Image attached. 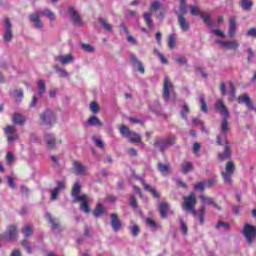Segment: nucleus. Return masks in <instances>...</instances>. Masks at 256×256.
<instances>
[{
	"mask_svg": "<svg viewBox=\"0 0 256 256\" xmlns=\"http://www.w3.org/2000/svg\"><path fill=\"white\" fill-rule=\"evenodd\" d=\"M214 109L218 111V113L222 116V120L220 123V132L216 136V143L220 146L229 145V131H231V126H229V117L231 113L229 112V109H227V106L225 105V102H223V99H219L214 104Z\"/></svg>",
	"mask_w": 256,
	"mask_h": 256,
	"instance_id": "1",
	"label": "nucleus"
},
{
	"mask_svg": "<svg viewBox=\"0 0 256 256\" xmlns=\"http://www.w3.org/2000/svg\"><path fill=\"white\" fill-rule=\"evenodd\" d=\"M195 205H197V198L195 197V193L192 192L188 197H184V203L182 205L184 211L186 213H191L194 217H199L200 225L205 223V206H201L200 209L195 210Z\"/></svg>",
	"mask_w": 256,
	"mask_h": 256,
	"instance_id": "2",
	"label": "nucleus"
},
{
	"mask_svg": "<svg viewBox=\"0 0 256 256\" xmlns=\"http://www.w3.org/2000/svg\"><path fill=\"white\" fill-rule=\"evenodd\" d=\"M41 15H44L50 21H55V13H53V11H51L50 9L36 11L29 16L31 23H33L36 29H43V22H41L40 18Z\"/></svg>",
	"mask_w": 256,
	"mask_h": 256,
	"instance_id": "3",
	"label": "nucleus"
},
{
	"mask_svg": "<svg viewBox=\"0 0 256 256\" xmlns=\"http://www.w3.org/2000/svg\"><path fill=\"white\" fill-rule=\"evenodd\" d=\"M175 135L170 134L166 137H156L154 141V147L155 149H158L161 153H165L169 147H173L175 145Z\"/></svg>",
	"mask_w": 256,
	"mask_h": 256,
	"instance_id": "4",
	"label": "nucleus"
},
{
	"mask_svg": "<svg viewBox=\"0 0 256 256\" xmlns=\"http://www.w3.org/2000/svg\"><path fill=\"white\" fill-rule=\"evenodd\" d=\"M175 90L173 89V83L169 80V77H164V85H163V98L164 101H175Z\"/></svg>",
	"mask_w": 256,
	"mask_h": 256,
	"instance_id": "5",
	"label": "nucleus"
},
{
	"mask_svg": "<svg viewBox=\"0 0 256 256\" xmlns=\"http://www.w3.org/2000/svg\"><path fill=\"white\" fill-rule=\"evenodd\" d=\"M242 234L246 239V243L253 245V241H255L256 238V227L251 224H245Z\"/></svg>",
	"mask_w": 256,
	"mask_h": 256,
	"instance_id": "6",
	"label": "nucleus"
},
{
	"mask_svg": "<svg viewBox=\"0 0 256 256\" xmlns=\"http://www.w3.org/2000/svg\"><path fill=\"white\" fill-rule=\"evenodd\" d=\"M40 121L44 125L51 126L55 124L57 118L55 117V113L51 109H46L42 114H40Z\"/></svg>",
	"mask_w": 256,
	"mask_h": 256,
	"instance_id": "7",
	"label": "nucleus"
},
{
	"mask_svg": "<svg viewBox=\"0 0 256 256\" xmlns=\"http://www.w3.org/2000/svg\"><path fill=\"white\" fill-rule=\"evenodd\" d=\"M3 39L6 43H10V41L13 39V24H11V19L9 18L4 20Z\"/></svg>",
	"mask_w": 256,
	"mask_h": 256,
	"instance_id": "8",
	"label": "nucleus"
},
{
	"mask_svg": "<svg viewBox=\"0 0 256 256\" xmlns=\"http://www.w3.org/2000/svg\"><path fill=\"white\" fill-rule=\"evenodd\" d=\"M17 128L13 125H8L4 127V134L7 137L8 143H13L19 139V134L16 132Z\"/></svg>",
	"mask_w": 256,
	"mask_h": 256,
	"instance_id": "9",
	"label": "nucleus"
},
{
	"mask_svg": "<svg viewBox=\"0 0 256 256\" xmlns=\"http://www.w3.org/2000/svg\"><path fill=\"white\" fill-rule=\"evenodd\" d=\"M81 193V184H79V181L75 182L73 188H72V199L74 203H77V201H87V195Z\"/></svg>",
	"mask_w": 256,
	"mask_h": 256,
	"instance_id": "10",
	"label": "nucleus"
},
{
	"mask_svg": "<svg viewBox=\"0 0 256 256\" xmlns=\"http://www.w3.org/2000/svg\"><path fill=\"white\" fill-rule=\"evenodd\" d=\"M45 219L50 223L51 230L54 233H59V231H62L61 224L59 223V219L53 217L50 212H45Z\"/></svg>",
	"mask_w": 256,
	"mask_h": 256,
	"instance_id": "11",
	"label": "nucleus"
},
{
	"mask_svg": "<svg viewBox=\"0 0 256 256\" xmlns=\"http://www.w3.org/2000/svg\"><path fill=\"white\" fill-rule=\"evenodd\" d=\"M235 173V164L233 162H227L225 172H222V177L225 183L231 184V175Z\"/></svg>",
	"mask_w": 256,
	"mask_h": 256,
	"instance_id": "12",
	"label": "nucleus"
},
{
	"mask_svg": "<svg viewBox=\"0 0 256 256\" xmlns=\"http://www.w3.org/2000/svg\"><path fill=\"white\" fill-rule=\"evenodd\" d=\"M135 179H138V181H140V183H142L145 191H148L149 193H151V195H153V197H155V199H159V197H161V195L159 194V192H157V190H155V188L151 187V185L147 184V182H145V179L141 178L140 176L134 175Z\"/></svg>",
	"mask_w": 256,
	"mask_h": 256,
	"instance_id": "13",
	"label": "nucleus"
},
{
	"mask_svg": "<svg viewBox=\"0 0 256 256\" xmlns=\"http://www.w3.org/2000/svg\"><path fill=\"white\" fill-rule=\"evenodd\" d=\"M68 13L74 25H83V21L81 20V16H79V12H77L73 6L68 7Z\"/></svg>",
	"mask_w": 256,
	"mask_h": 256,
	"instance_id": "14",
	"label": "nucleus"
},
{
	"mask_svg": "<svg viewBox=\"0 0 256 256\" xmlns=\"http://www.w3.org/2000/svg\"><path fill=\"white\" fill-rule=\"evenodd\" d=\"M18 235H19V232L17 230V226L11 225L10 227H8V230L4 235V239H6V241H15Z\"/></svg>",
	"mask_w": 256,
	"mask_h": 256,
	"instance_id": "15",
	"label": "nucleus"
},
{
	"mask_svg": "<svg viewBox=\"0 0 256 256\" xmlns=\"http://www.w3.org/2000/svg\"><path fill=\"white\" fill-rule=\"evenodd\" d=\"M44 141L48 149H55L57 143H61V140H57L54 134H45Z\"/></svg>",
	"mask_w": 256,
	"mask_h": 256,
	"instance_id": "16",
	"label": "nucleus"
},
{
	"mask_svg": "<svg viewBox=\"0 0 256 256\" xmlns=\"http://www.w3.org/2000/svg\"><path fill=\"white\" fill-rule=\"evenodd\" d=\"M110 217H111L110 225H111L113 231L115 233L119 232L121 230L122 225H123L121 223V220H119V216L116 213H112L110 215Z\"/></svg>",
	"mask_w": 256,
	"mask_h": 256,
	"instance_id": "17",
	"label": "nucleus"
},
{
	"mask_svg": "<svg viewBox=\"0 0 256 256\" xmlns=\"http://www.w3.org/2000/svg\"><path fill=\"white\" fill-rule=\"evenodd\" d=\"M177 17H178V24H179L181 31H183L184 33H187V31H189V29H191V24L187 21L185 16L180 14Z\"/></svg>",
	"mask_w": 256,
	"mask_h": 256,
	"instance_id": "18",
	"label": "nucleus"
},
{
	"mask_svg": "<svg viewBox=\"0 0 256 256\" xmlns=\"http://www.w3.org/2000/svg\"><path fill=\"white\" fill-rule=\"evenodd\" d=\"M73 169L75 175H86L87 174V166L83 165L78 161L73 162Z\"/></svg>",
	"mask_w": 256,
	"mask_h": 256,
	"instance_id": "19",
	"label": "nucleus"
},
{
	"mask_svg": "<svg viewBox=\"0 0 256 256\" xmlns=\"http://www.w3.org/2000/svg\"><path fill=\"white\" fill-rule=\"evenodd\" d=\"M216 43H219V45H222V47L228 50L238 49L240 45L237 41L216 40Z\"/></svg>",
	"mask_w": 256,
	"mask_h": 256,
	"instance_id": "20",
	"label": "nucleus"
},
{
	"mask_svg": "<svg viewBox=\"0 0 256 256\" xmlns=\"http://www.w3.org/2000/svg\"><path fill=\"white\" fill-rule=\"evenodd\" d=\"M130 61L134 67H138L139 73H145V68L143 67V63L137 59V56L135 54L130 55Z\"/></svg>",
	"mask_w": 256,
	"mask_h": 256,
	"instance_id": "21",
	"label": "nucleus"
},
{
	"mask_svg": "<svg viewBox=\"0 0 256 256\" xmlns=\"http://www.w3.org/2000/svg\"><path fill=\"white\" fill-rule=\"evenodd\" d=\"M25 121H27V118L21 113H14L12 115V123H14V125H25Z\"/></svg>",
	"mask_w": 256,
	"mask_h": 256,
	"instance_id": "22",
	"label": "nucleus"
},
{
	"mask_svg": "<svg viewBox=\"0 0 256 256\" xmlns=\"http://www.w3.org/2000/svg\"><path fill=\"white\" fill-rule=\"evenodd\" d=\"M73 55L71 54H67V55H59L55 57V61H59V63H61V65H67L69 63H72L73 61Z\"/></svg>",
	"mask_w": 256,
	"mask_h": 256,
	"instance_id": "23",
	"label": "nucleus"
},
{
	"mask_svg": "<svg viewBox=\"0 0 256 256\" xmlns=\"http://www.w3.org/2000/svg\"><path fill=\"white\" fill-rule=\"evenodd\" d=\"M229 157H231V146L226 144L224 146V151L218 153V159L220 161H225V159H229Z\"/></svg>",
	"mask_w": 256,
	"mask_h": 256,
	"instance_id": "24",
	"label": "nucleus"
},
{
	"mask_svg": "<svg viewBox=\"0 0 256 256\" xmlns=\"http://www.w3.org/2000/svg\"><path fill=\"white\" fill-rule=\"evenodd\" d=\"M200 200L202 201V203H204V205H213L214 209L221 211V207H219V205L213 201V198H209L205 195H200Z\"/></svg>",
	"mask_w": 256,
	"mask_h": 256,
	"instance_id": "25",
	"label": "nucleus"
},
{
	"mask_svg": "<svg viewBox=\"0 0 256 256\" xmlns=\"http://www.w3.org/2000/svg\"><path fill=\"white\" fill-rule=\"evenodd\" d=\"M238 103H244L248 109H253V102L247 94L240 95L238 97Z\"/></svg>",
	"mask_w": 256,
	"mask_h": 256,
	"instance_id": "26",
	"label": "nucleus"
},
{
	"mask_svg": "<svg viewBox=\"0 0 256 256\" xmlns=\"http://www.w3.org/2000/svg\"><path fill=\"white\" fill-rule=\"evenodd\" d=\"M88 127H103V122L97 116H90L87 120Z\"/></svg>",
	"mask_w": 256,
	"mask_h": 256,
	"instance_id": "27",
	"label": "nucleus"
},
{
	"mask_svg": "<svg viewBox=\"0 0 256 256\" xmlns=\"http://www.w3.org/2000/svg\"><path fill=\"white\" fill-rule=\"evenodd\" d=\"M237 22L234 16L230 18V24H229V31L228 35L229 37H235V33L237 31Z\"/></svg>",
	"mask_w": 256,
	"mask_h": 256,
	"instance_id": "28",
	"label": "nucleus"
},
{
	"mask_svg": "<svg viewBox=\"0 0 256 256\" xmlns=\"http://www.w3.org/2000/svg\"><path fill=\"white\" fill-rule=\"evenodd\" d=\"M159 211L162 219H167V212L169 211V204L167 202H162L159 205Z\"/></svg>",
	"mask_w": 256,
	"mask_h": 256,
	"instance_id": "29",
	"label": "nucleus"
},
{
	"mask_svg": "<svg viewBox=\"0 0 256 256\" xmlns=\"http://www.w3.org/2000/svg\"><path fill=\"white\" fill-rule=\"evenodd\" d=\"M148 109L152 113L159 115V113H161V104H159V101L156 100L152 104H149Z\"/></svg>",
	"mask_w": 256,
	"mask_h": 256,
	"instance_id": "30",
	"label": "nucleus"
},
{
	"mask_svg": "<svg viewBox=\"0 0 256 256\" xmlns=\"http://www.w3.org/2000/svg\"><path fill=\"white\" fill-rule=\"evenodd\" d=\"M240 7L242 11H251L253 9V2L252 0H241Z\"/></svg>",
	"mask_w": 256,
	"mask_h": 256,
	"instance_id": "31",
	"label": "nucleus"
},
{
	"mask_svg": "<svg viewBox=\"0 0 256 256\" xmlns=\"http://www.w3.org/2000/svg\"><path fill=\"white\" fill-rule=\"evenodd\" d=\"M47 87L45 86V81L43 80H38L37 82V91H38V95L39 97H43V95H45V91H46Z\"/></svg>",
	"mask_w": 256,
	"mask_h": 256,
	"instance_id": "32",
	"label": "nucleus"
},
{
	"mask_svg": "<svg viewBox=\"0 0 256 256\" xmlns=\"http://www.w3.org/2000/svg\"><path fill=\"white\" fill-rule=\"evenodd\" d=\"M77 203H81L80 211H82V213H85L86 215L91 213V207L89 206V203H87V200L77 201Z\"/></svg>",
	"mask_w": 256,
	"mask_h": 256,
	"instance_id": "33",
	"label": "nucleus"
},
{
	"mask_svg": "<svg viewBox=\"0 0 256 256\" xmlns=\"http://www.w3.org/2000/svg\"><path fill=\"white\" fill-rule=\"evenodd\" d=\"M11 95L14 97L16 103L23 101V89L14 90Z\"/></svg>",
	"mask_w": 256,
	"mask_h": 256,
	"instance_id": "34",
	"label": "nucleus"
},
{
	"mask_svg": "<svg viewBox=\"0 0 256 256\" xmlns=\"http://www.w3.org/2000/svg\"><path fill=\"white\" fill-rule=\"evenodd\" d=\"M157 167L158 171H160V173H162L164 177H167V175H169V165L159 162L157 164Z\"/></svg>",
	"mask_w": 256,
	"mask_h": 256,
	"instance_id": "35",
	"label": "nucleus"
},
{
	"mask_svg": "<svg viewBox=\"0 0 256 256\" xmlns=\"http://www.w3.org/2000/svg\"><path fill=\"white\" fill-rule=\"evenodd\" d=\"M105 213V207L103 206V203H98L96 206V209L93 212L94 217H101Z\"/></svg>",
	"mask_w": 256,
	"mask_h": 256,
	"instance_id": "36",
	"label": "nucleus"
},
{
	"mask_svg": "<svg viewBox=\"0 0 256 256\" xmlns=\"http://www.w3.org/2000/svg\"><path fill=\"white\" fill-rule=\"evenodd\" d=\"M181 171H182V173L187 175V173H189V171H193V163H191V162L182 163L181 164Z\"/></svg>",
	"mask_w": 256,
	"mask_h": 256,
	"instance_id": "37",
	"label": "nucleus"
},
{
	"mask_svg": "<svg viewBox=\"0 0 256 256\" xmlns=\"http://www.w3.org/2000/svg\"><path fill=\"white\" fill-rule=\"evenodd\" d=\"M22 233L24 235V239H29L33 235V228L29 225H25L22 229Z\"/></svg>",
	"mask_w": 256,
	"mask_h": 256,
	"instance_id": "38",
	"label": "nucleus"
},
{
	"mask_svg": "<svg viewBox=\"0 0 256 256\" xmlns=\"http://www.w3.org/2000/svg\"><path fill=\"white\" fill-rule=\"evenodd\" d=\"M177 17L179 15H182V17H185V14L187 13V2H180L179 11H175Z\"/></svg>",
	"mask_w": 256,
	"mask_h": 256,
	"instance_id": "39",
	"label": "nucleus"
},
{
	"mask_svg": "<svg viewBox=\"0 0 256 256\" xmlns=\"http://www.w3.org/2000/svg\"><path fill=\"white\" fill-rule=\"evenodd\" d=\"M128 139H130L132 143H139V141H141V135L131 131L130 134H128Z\"/></svg>",
	"mask_w": 256,
	"mask_h": 256,
	"instance_id": "40",
	"label": "nucleus"
},
{
	"mask_svg": "<svg viewBox=\"0 0 256 256\" xmlns=\"http://www.w3.org/2000/svg\"><path fill=\"white\" fill-rule=\"evenodd\" d=\"M201 19H203L204 23L208 25L209 27H213L215 25L214 22L211 21V16L209 14H201Z\"/></svg>",
	"mask_w": 256,
	"mask_h": 256,
	"instance_id": "41",
	"label": "nucleus"
},
{
	"mask_svg": "<svg viewBox=\"0 0 256 256\" xmlns=\"http://www.w3.org/2000/svg\"><path fill=\"white\" fill-rule=\"evenodd\" d=\"M189 113H190L189 106H187V104H184L182 106V110L180 112V115H181L182 119H184V121H188L187 116L189 115Z\"/></svg>",
	"mask_w": 256,
	"mask_h": 256,
	"instance_id": "42",
	"label": "nucleus"
},
{
	"mask_svg": "<svg viewBox=\"0 0 256 256\" xmlns=\"http://www.w3.org/2000/svg\"><path fill=\"white\" fill-rule=\"evenodd\" d=\"M98 23H100V25L103 27V29H105L106 31H113V27L111 26V24L107 23V21L103 18H99L98 19Z\"/></svg>",
	"mask_w": 256,
	"mask_h": 256,
	"instance_id": "43",
	"label": "nucleus"
},
{
	"mask_svg": "<svg viewBox=\"0 0 256 256\" xmlns=\"http://www.w3.org/2000/svg\"><path fill=\"white\" fill-rule=\"evenodd\" d=\"M144 21L149 29H153V19H151V14L145 12L144 13Z\"/></svg>",
	"mask_w": 256,
	"mask_h": 256,
	"instance_id": "44",
	"label": "nucleus"
},
{
	"mask_svg": "<svg viewBox=\"0 0 256 256\" xmlns=\"http://www.w3.org/2000/svg\"><path fill=\"white\" fill-rule=\"evenodd\" d=\"M236 98H237V95H236L235 84H233V82H230V98H229V101H235Z\"/></svg>",
	"mask_w": 256,
	"mask_h": 256,
	"instance_id": "45",
	"label": "nucleus"
},
{
	"mask_svg": "<svg viewBox=\"0 0 256 256\" xmlns=\"http://www.w3.org/2000/svg\"><path fill=\"white\" fill-rule=\"evenodd\" d=\"M190 13L191 15H195V16H199L201 17V15H203V12H201V10L199 8H197L196 6H190Z\"/></svg>",
	"mask_w": 256,
	"mask_h": 256,
	"instance_id": "46",
	"label": "nucleus"
},
{
	"mask_svg": "<svg viewBox=\"0 0 256 256\" xmlns=\"http://www.w3.org/2000/svg\"><path fill=\"white\" fill-rule=\"evenodd\" d=\"M129 229H130L131 235L133 237L139 236V226L134 224V225L130 226Z\"/></svg>",
	"mask_w": 256,
	"mask_h": 256,
	"instance_id": "47",
	"label": "nucleus"
},
{
	"mask_svg": "<svg viewBox=\"0 0 256 256\" xmlns=\"http://www.w3.org/2000/svg\"><path fill=\"white\" fill-rule=\"evenodd\" d=\"M59 193H61V191H59V188L52 189L50 199L52 201H57V198L59 197Z\"/></svg>",
	"mask_w": 256,
	"mask_h": 256,
	"instance_id": "48",
	"label": "nucleus"
},
{
	"mask_svg": "<svg viewBox=\"0 0 256 256\" xmlns=\"http://www.w3.org/2000/svg\"><path fill=\"white\" fill-rule=\"evenodd\" d=\"M81 48L84 51H86V53H93V51H95V48L93 46H91L90 44L82 43Z\"/></svg>",
	"mask_w": 256,
	"mask_h": 256,
	"instance_id": "49",
	"label": "nucleus"
},
{
	"mask_svg": "<svg viewBox=\"0 0 256 256\" xmlns=\"http://www.w3.org/2000/svg\"><path fill=\"white\" fill-rule=\"evenodd\" d=\"M199 102L201 104V111L203 113H207V102H205V98L203 96L199 97Z\"/></svg>",
	"mask_w": 256,
	"mask_h": 256,
	"instance_id": "50",
	"label": "nucleus"
},
{
	"mask_svg": "<svg viewBox=\"0 0 256 256\" xmlns=\"http://www.w3.org/2000/svg\"><path fill=\"white\" fill-rule=\"evenodd\" d=\"M120 133L124 135V137H128L131 134V130H129V127L123 125L120 127Z\"/></svg>",
	"mask_w": 256,
	"mask_h": 256,
	"instance_id": "51",
	"label": "nucleus"
},
{
	"mask_svg": "<svg viewBox=\"0 0 256 256\" xmlns=\"http://www.w3.org/2000/svg\"><path fill=\"white\" fill-rule=\"evenodd\" d=\"M221 227L224 228V231H229V223L223 222V221H219L216 224V229H221Z\"/></svg>",
	"mask_w": 256,
	"mask_h": 256,
	"instance_id": "52",
	"label": "nucleus"
},
{
	"mask_svg": "<svg viewBox=\"0 0 256 256\" xmlns=\"http://www.w3.org/2000/svg\"><path fill=\"white\" fill-rule=\"evenodd\" d=\"M54 167H61V164L59 163L60 159H61V156H55V155H52L50 157Z\"/></svg>",
	"mask_w": 256,
	"mask_h": 256,
	"instance_id": "53",
	"label": "nucleus"
},
{
	"mask_svg": "<svg viewBox=\"0 0 256 256\" xmlns=\"http://www.w3.org/2000/svg\"><path fill=\"white\" fill-rule=\"evenodd\" d=\"M161 8V2L159 1H154L152 2L151 6H150V11H158V9Z\"/></svg>",
	"mask_w": 256,
	"mask_h": 256,
	"instance_id": "54",
	"label": "nucleus"
},
{
	"mask_svg": "<svg viewBox=\"0 0 256 256\" xmlns=\"http://www.w3.org/2000/svg\"><path fill=\"white\" fill-rule=\"evenodd\" d=\"M180 229H181L183 235H187V233H188L187 224H185V222L182 220V218H180Z\"/></svg>",
	"mask_w": 256,
	"mask_h": 256,
	"instance_id": "55",
	"label": "nucleus"
},
{
	"mask_svg": "<svg viewBox=\"0 0 256 256\" xmlns=\"http://www.w3.org/2000/svg\"><path fill=\"white\" fill-rule=\"evenodd\" d=\"M55 71L59 73L60 77H67V75H69V73L65 69H62L59 66L55 67Z\"/></svg>",
	"mask_w": 256,
	"mask_h": 256,
	"instance_id": "56",
	"label": "nucleus"
},
{
	"mask_svg": "<svg viewBox=\"0 0 256 256\" xmlns=\"http://www.w3.org/2000/svg\"><path fill=\"white\" fill-rule=\"evenodd\" d=\"M6 161H7L8 165H11L15 161V155H13V153H11V152H7Z\"/></svg>",
	"mask_w": 256,
	"mask_h": 256,
	"instance_id": "57",
	"label": "nucleus"
},
{
	"mask_svg": "<svg viewBox=\"0 0 256 256\" xmlns=\"http://www.w3.org/2000/svg\"><path fill=\"white\" fill-rule=\"evenodd\" d=\"M37 103H39V100L37 99L36 95H33L32 100L29 104V108L30 109H35V107H37Z\"/></svg>",
	"mask_w": 256,
	"mask_h": 256,
	"instance_id": "58",
	"label": "nucleus"
},
{
	"mask_svg": "<svg viewBox=\"0 0 256 256\" xmlns=\"http://www.w3.org/2000/svg\"><path fill=\"white\" fill-rule=\"evenodd\" d=\"M93 142L95 143L96 147H99L100 149H103V147H105V143H103V140H101V138H93Z\"/></svg>",
	"mask_w": 256,
	"mask_h": 256,
	"instance_id": "59",
	"label": "nucleus"
},
{
	"mask_svg": "<svg viewBox=\"0 0 256 256\" xmlns=\"http://www.w3.org/2000/svg\"><path fill=\"white\" fill-rule=\"evenodd\" d=\"M90 110L92 113H99V104L97 102L90 103Z\"/></svg>",
	"mask_w": 256,
	"mask_h": 256,
	"instance_id": "60",
	"label": "nucleus"
},
{
	"mask_svg": "<svg viewBox=\"0 0 256 256\" xmlns=\"http://www.w3.org/2000/svg\"><path fill=\"white\" fill-rule=\"evenodd\" d=\"M146 225H149L151 229H157V223L151 218L146 219Z\"/></svg>",
	"mask_w": 256,
	"mask_h": 256,
	"instance_id": "61",
	"label": "nucleus"
},
{
	"mask_svg": "<svg viewBox=\"0 0 256 256\" xmlns=\"http://www.w3.org/2000/svg\"><path fill=\"white\" fill-rule=\"evenodd\" d=\"M205 182H198L194 185V189H197L198 191H205Z\"/></svg>",
	"mask_w": 256,
	"mask_h": 256,
	"instance_id": "62",
	"label": "nucleus"
},
{
	"mask_svg": "<svg viewBox=\"0 0 256 256\" xmlns=\"http://www.w3.org/2000/svg\"><path fill=\"white\" fill-rule=\"evenodd\" d=\"M247 37H253L256 39V28L252 27L246 32Z\"/></svg>",
	"mask_w": 256,
	"mask_h": 256,
	"instance_id": "63",
	"label": "nucleus"
},
{
	"mask_svg": "<svg viewBox=\"0 0 256 256\" xmlns=\"http://www.w3.org/2000/svg\"><path fill=\"white\" fill-rule=\"evenodd\" d=\"M168 47H169L170 49H173V47H175V36L170 35V36L168 37Z\"/></svg>",
	"mask_w": 256,
	"mask_h": 256,
	"instance_id": "64",
	"label": "nucleus"
}]
</instances>
